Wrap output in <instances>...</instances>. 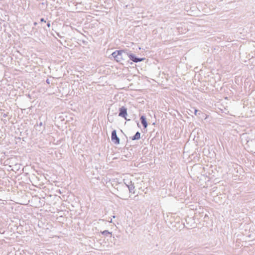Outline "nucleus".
<instances>
[{
	"label": "nucleus",
	"instance_id": "f257e3e1",
	"mask_svg": "<svg viewBox=\"0 0 255 255\" xmlns=\"http://www.w3.org/2000/svg\"><path fill=\"white\" fill-rule=\"evenodd\" d=\"M112 56L118 62H121L127 59L128 56V53L124 50H117L112 54Z\"/></svg>",
	"mask_w": 255,
	"mask_h": 255
},
{
	"label": "nucleus",
	"instance_id": "f03ea898",
	"mask_svg": "<svg viewBox=\"0 0 255 255\" xmlns=\"http://www.w3.org/2000/svg\"><path fill=\"white\" fill-rule=\"evenodd\" d=\"M112 141L116 144H119L120 143V139L117 135L116 130H114L112 132L111 136Z\"/></svg>",
	"mask_w": 255,
	"mask_h": 255
},
{
	"label": "nucleus",
	"instance_id": "7ed1b4c3",
	"mask_svg": "<svg viewBox=\"0 0 255 255\" xmlns=\"http://www.w3.org/2000/svg\"><path fill=\"white\" fill-rule=\"evenodd\" d=\"M120 113L119 116L124 118L125 119H127V109L124 107H122L120 109Z\"/></svg>",
	"mask_w": 255,
	"mask_h": 255
},
{
	"label": "nucleus",
	"instance_id": "20e7f679",
	"mask_svg": "<svg viewBox=\"0 0 255 255\" xmlns=\"http://www.w3.org/2000/svg\"><path fill=\"white\" fill-rule=\"evenodd\" d=\"M128 57L130 60H131L132 61H133L134 62H140V61H141L144 60L143 58H139L136 57L135 56V55L132 54H128Z\"/></svg>",
	"mask_w": 255,
	"mask_h": 255
},
{
	"label": "nucleus",
	"instance_id": "39448f33",
	"mask_svg": "<svg viewBox=\"0 0 255 255\" xmlns=\"http://www.w3.org/2000/svg\"><path fill=\"white\" fill-rule=\"evenodd\" d=\"M140 120H141V124L143 125L144 128H146L147 126V123L146 122V118L143 116H142L140 117Z\"/></svg>",
	"mask_w": 255,
	"mask_h": 255
},
{
	"label": "nucleus",
	"instance_id": "423d86ee",
	"mask_svg": "<svg viewBox=\"0 0 255 255\" xmlns=\"http://www.w3.org/2000/svg\"><path fill=\"white\" fill-rule=\"evenodd\" d=\"M140 138V133L139 132H137L134 136L132 138V140L139 139Z\"/></svg>",
	"mask_w": 255,
	"mask_h": 255
},
{
	"label": "nucleus",
	"instance_id": "0eeeda50",
	"mask_svg": "<svg viewBox=\"0 0 255 255\" xmlns=\"http://www.w3.org/2000/svg\"><path fill=\"white\" fill-rule=\"evenodd\" d=\"M40 20H41V21H43V22H46V21H45V20L44 19V18H41V19H40Z\"/></svg>",
	"mask_w": 255,
	"mask_h": 255
},
{
	"label": "nucleus",
	"instance_id": "6e6552de",
	"mask_svg": "<svg viewBox=\"0 0 255 255\" xmlns=\"http://www.w3.org/2000/svg\"><path fill=\"white\" fill-rule=\"evenodd\" d=\"M47 26H48V27H50V22H48V23H47Z\"/></svg>",
	"mask_w": 255,
	"mask_h": 255
},
{
	"label": "nucleus",
	"instance_id": "1a4fd4ad",
	"mask_svg": "<svg viewBox=\"0 0 255 255\" xmlns=\"http://www.w3.org/2000/svg\"><path fill=\"white\" fill-rule=\"evenodd\" d=\"M47 83L49 84L50 83V82H49V79H47V81H46Z\"/></svg>",
	"mask_w": 255,
	"mask_h": 255
},
{
	"label": "nucleus",
	"instance_id": "9d476101",
	"mask_svg": "<svg viewBox=\"0 0 255 255\" xmlns=\"http://www.w3.org/2000/svg\"><path fill=\"white\" fill-rule=\"evenodd\" d=\"M36 24H37L36 22H35L34 25H36Z\"/></svg>",
	"mask_w": 255,
	"mask_h": 255
}]
</instances>
